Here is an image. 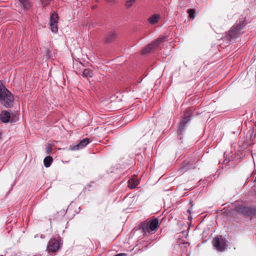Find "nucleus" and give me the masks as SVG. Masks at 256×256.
Listing matches in <instances>:
<instances>
[{"label":"nucleus","instance_id":"1","mask_svg":"<svg viewBox=\"0 0 256 256\" xmlns=\"http://www.w3.org/2000/svg\"><path fill=\"white\" fill-rule=\"evenodd\" d=\"M245 26L244 20H241L238 23H236L226 34L224 38L230 42L234 41L243 34L242 30Z\"/></svg>","mask_w":256,"mask_h":256},{"label":"nucleus","instance_id":"2","mask_svg":"<svg viewBox=\"0 0 256 256\" xmlns=\"http://www.w3.org/2000/svg\"><path fill=\"white\" fill-rule=\"evenodd\" d=\"M14 96L11 92L0 82V102L6 108L11 107L14 102Z\"/></svg>","mask_w":256,"mask_h":256},{"label":"nucleus","instance_id":"3","mask_svg":"<svg viewBox=\"0 0 256 256\" xmlns=\"http://www.w3.org/2000/svg\"><path fill=\"white\" fill-rule=\"evenodd\" d=\"M158 228V221L156 218L153 219L148 222H142L141 229L145 235L148 234H153Z\"/></svg>","mask_w":256,"mask_h":256},{"label":"nucleus","instance_id":"4","mask_svg":"<svg viewBox=\"0 0 256 256\" xmlns=\"http://www.w3.org/2000/svg\"><path fill=\"white\" fill-rule=\"evenodd\" d=\"M60 245V242L59 240L54 238H52L48 242L46 250L49 253L56 252L59 250Z\"/></svg>","mask_w":256,"mask_h":256},{"label":"nucleus","instance_id":"5","mask_svg":"<svg viewBox=\"0 0 256 256\" xmlns=\"http://www.w3.org/2000/svg\"><path fill=\"white\" fill-rule=\"evenodd\" d=\"M58 16L56 12L52 13L50 16V27L51 30L56 33L58 32Z\"/></svg>","mask_w":256,"mask_h":256},{"label":"nucleus","instance_id":"6","mask_svg":"<svg viewBox=\"0 0 256 256\" xmlns=\"http://www.w3.org/2000/svg\"><path fill=\"white\" fill-rule=\"evenodd\" d=\"M212 244L216 250L220 252L224 251L226 246V241L224 239L220 240L218 237L214 238Z\"/></svg>","mask_w":256,"mask_h":256},{"label":"nucleus","instance_id":"7","mask_svg":"<svg viewBox=\"0 0 256 256\" xmlns=\"http://www.w3.org/2000/svg\"><path fill=\"white\" fill-rule=\"evenodd\" d=\"M192 114V111L190 110L186 111L182 118V120L180 122L178 128V134H181L182 132V130L185 126L186 124L190 120V117Z\"/></svg>","mask_w":256,"mask_h":256},{"label":"nucleus","instance_id":"8","mask_svg":"<svg viewBox=\"0 0 256 256\" xmlns=\"http://www.w3.org/2000/svg\"><path fill=\"white\" fill-rule=\"evenodd\" d=\"M91 142L89 138H85L80 140L78 144L74 146H70V150H78L83 148Z\"/></svg>","mask_w":256,"mask_h":256},{"label":"nucleus","instance_id":"9","mask_svg":"<svg viewBox=\"0 0 256 256\" xmlns=\"http://www.w3.org/2000/svg\"><path fill=\"white\" fill-rule=\"evenodd\" d=\"M167 36H161L156 39L153 42L147 46L146 48H156L158 47L161 44L168 40Z\"/></svg>","mask_w":256,"mask_h":256},{"label":"nucleus","instance_id":"10","mask_svg":"<svg viewBox=\"0 0 256 256\" xmlns=\"http://www.w3.org/2000/svg\"><path fill=\"white\" fill-rule=\"evenodd\" d=\"M117 37V34L116 32L112 30L109 32L106 35L104 42L106 44L111 43Z\"/></svg>","mask_w":256,"mask_h":256},{"label":"nucleus","instance_id":"11","mask_svg":"<svg viewBox=\"0 0 256 256\" xmlns=\"http://www.w3.org/2000/svg\"><path fill=\"white\" fill-rule=\"evenodd\" d=\"M179 246L181 250L182 256H189L190 248L188 244H181L179 245Z\"/></svg>","mask_w":256,"mask_h":256},{"label":"nucleus","instance_id":"12","mask_svg":"<svg viewBox=\"0 0 256 256\" xmlns=\"http://www.w3.org/2000/svg\"><path fill=\"white\" fill-rule=\"evenodd\" d=\"M10 118V112L6 110H3L0 114V120L4 123L8 122Z\"/></svg>","mask_w":256,"mask_h":256},{"label":"nucleus","instance_id":"13","mask_svg":"<svg viewBox=\"0 0 256 256\" xmlns=\"http://www.w3.org/2000/svg\"><path fill=\"white\" fill-rule=\"evenodd\" d=\"M238 210L244 215H250L253 213V210L248 207L241 206Z\"/></svg>","mask_w":256,"mask_h":256},{"label":"nucleus","instance_id":"14","mask_svg":"<svg viewBox=\"0 0 256 256\" xmlns=\"http://www.w3.org/2000/svg\"><path fill=\"white\" fill-rule=\"evenodd\" d=\"M18 1L24 10H28L32 6V4L30 0H18Z\"/></svg>","mask_w":256,"mask_h":256},{"label":"nucleus","instance_id":"15","mask_svg":"<svg viewBox=\"0 0 256 256\" xmlns=\"http://www.w3.org/2000/svg\"><path fill=\"white\" fill-rule=\"evenodd\" d=\"M160 18V16L159 14H154L152 15V16H151L150 17L148 18V22L150 24H154L158 22Z\"/></svg>","mask_w":256,"mask_h":256},{"label":"nucleus","instance_id":"16","mask_svg":"<svg viewBox=\"0 0 256 256\" xmlns=\"http://www.w3.org/2000/svg\"><path fill=\"white\" fill-rule=\"evenodd\" d=\"M83 76L86 78H92L94 76L92 71L89 68H86L83 70L82 72Z\"/></svg>","mask_w":256,"mask_h":256},{"label":"nucleus","instance_id":"17","mask_svg":"<svg viewBox=\"0 0 256 256\" xmlns=\"http://www.w3.org/2000/svg\"><path fill=\"white\" fill-rule=\"evenodd\" d=\"M53 161V159L50 156H46L44 160V166L46 168H48L51 165L52 162Z\"/></svg>","mask_w":256,"mask_h":256},{"label":"nucleus","instance_id":"18","mask_svg":"<svg viewBox=\"0 0 256 256\" xmlns=\"http://www.w3.org/2000/svg\"><path fill=\"white\" fill-rule=\"evenodd\" d=\"M138 184V180H135L134 178H132L128 181V186L130 188L133 189L136 188Z\"/></svg>","mask_w":256,"mask_h":256},{"label":"nucleus","instance_id":"19","mask_svg":"<svg viewBox=\"0 0 256 256\" xmlns=\"http://www.w3.org/2000/svg\"><path fill=\"white\" fill-rule=\"evenodd\" d=\"M188 16L192 20H194L195 17V10L194 9H189L188 10Z\"/></svg>","mask_w":256,"mask_h":256},{"label":"nucleus","instance_id":"20","mask_svg":"<svg viewBox=\"0 0 256 256\" xmlns=\"http://www.w3.org/2000/svg\"><path fill=\"white\" fill-rule=\"evenodd\" d=\"M18 117L17 116V114H12V115H10V118L9 121L10 122H16L18 120Z\"/></svg>","mask_w":256,"mask_h":256},{"label":"nucleus","instance_id":"21","mask_svg":"<svg viewBox=\"0 0 256 256\" xmlns=\"http://www.w3.org/2000/svg\"><path fill=\"white\" fill-rule=\"evenodd\" d=\"M136 0H127L126 2V6L128 8L131 7L135 2Z\"/></svg>","mask_w":256,"mask_h":256},{"label":"nucleus","instance_id":"22","mask_svg":"<svg viewBox=\"0 0 256 256\" xmlns=\"http://www.w3.org/2000/svg\"><path fill=\"white\" fill-rule=\"evenodd\" d=\"M52 0H40L41 4L43 7H46L49 5Z\"/></svg>","mask_w":256,"mask_h":256},{"label":"nucleus","instance_id":"23","mask_svg":"<svg viewBox=\"0 0 256 256\" xmlns=\"http://www.w3.org/2000/svg\"><path fill=\"white\" fill-rule=\"evenodd\" d=\"M52 151V148L50 146H48L46 147V152L48 154L50 153Z\"/></svg>","mask_w":256,"mask_h":256},{"label":"nucleus","instance_id":"24","mask_svg":"<svg viewBox=\"0 0 256 256\" xmlns=\"http://www.w3.org/2000/svg\"><path fill=\"white\" fill-rule=\"evenodd\" d=\"M230 160H231L230 158H226L225 160H224V163L226 164Z\"/></svg>","mask_w":256,"mask_h":256},{"label":"nucleus","instance_id":"25","mask_svg":"<svg viewBox=\"0 0 256 256\" xmlns=\"http://www.w3.org/2000/svg\"><path fill=\"white\" fill-rule=\"evenodd\" d=\"M108 2L114 4L116 2V0H106Z\"/></svg>","mask_w":256,"mask_h":256},{"label":"nucleus","instance_id":"26","mask_svg":"<svg viewBox=\"0 0 256 256\" xmlns=\"http://www.w3.org/2000/svg\"><path fill=\"white\" fill-rule=\"evenodd\" d=\"M186 165H187V164H186V163L184 164V165L182 167V168H182V170H184V169H186V170L188 169V168H186V167H187V166H186Z\"/></svg>","mask_w":256,"mask_h":256},{"label":"nucleus","instance_id":"27","mask_svg":"<svg viewBox=\"0 0 256 256\" xmlns=\"http://www.w3.org/2000/svg\"><path fill=\"white\" fill-rule=\"evenodd\" d=\"M114 256H126V254L124 253H121V254H117Z\"/></svg>","mask_w":256,"mask_h":256},{"label":"nucleus","instance_id":"28","mask_svg":"<svg viewBox=\"0 0 256 256\" xmlns=\"http://www.w3.org/2000/svg\"><path fill=\"white\" fill-rule=\"evenodd\" d=\"M148 49H144V50L142 52V54H144L146 52V51H147Z\"/></svg>","mask_w":256,"mask_h":256},{"label":"nucleus","instance_id":"29","mask_svg":"<svg viewBox=\"0 0 256 256\" xmlns=\"http://www.w3.org/2000/svg\"><path fill=\"white\" fill-rule=\"evenodd\" d=\"M45 238L44 236V234H42L40 236V238Z\"/></svg>","mask_w":256,"mask_h":256},{"label":"nucleus","instance_id":"30","mask_svg":"<svg viewBox=\"0 0 256 256\" xmlns=\"http://www.w3.org/2000/svg\"><path fill=\"white\" fill-rule=\"evenodd\" d=\"M252 181H253L254 182H256V177L255 178L252 180Z\"/></svg>","mask_w":256,"mask_h":256},{"label":"nucleus","instance_id":"31","mask_svg":"<svg viewBox=\"0 0 256 256\" xmlns=\"http://www.w3.org/2000/svg\"><path fill=\"white\" fill-rule=\"evenodd\" d=\"M96 7V6H93L92 7V8L93 9H94V8H95Z\"/></svg>","mask_w":256,"mask_h":256},{"label":"nucleus","instance_id":"32","mask_svg":"<svg viewBox=\"0 0 256 256\" xmlns=\"http://www.w3.org/2000/svg\"><path fill=\"white\" fill-rule=\"evenodd\" d=\"M3 256L1 255V256Z\"/></svg>","mask_w":256,"mask_h":256}]
</instances>
